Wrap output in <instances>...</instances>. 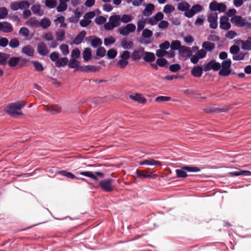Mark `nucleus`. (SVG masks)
<instances>
[{"instance_id":"1","label":"nucleus","mask_w":251,"mask_h":251,"mask_svg":"<svg viewBox=\"0 0 251 251\" xmlns=\"http://www.w3.org/2000/svg\"><path fill=\"white\" fill-rule=\"evenodd\" d=\"M25 102L18 101L12 103L7 106L6 112L13 117L22 115L21 109L25 107Z\"/></svg>"},{"instance_id":"2","label":"nucleus","mask_w":251,"mask_h":251,"mask_svg":"<svg viewBox=\"0 0 251 251\" xmlns=\"http://www.w3.org/2000/svg\"><path fill=\"white\" fill-rule=\"evenodd\" d=\"M125 15H124L121 18L119 15H114L111 16L109 19V21L104 25V28L107 30H111L114 27L119 26L121 22H126Z\"/></svg>"},{"instance_id":"3","label":"nucleus","mask_w":251,"mask_h":251,"mask_svg":"<svg viewBox=\"0 0 251 251\" xmlns=\"http://www.w3.org/2000/svg\"><path fill=\"white\" fill-rule=\"evenodd\" d=\"M200 169L196 167L186 166L183 167L181 169L176 170V174L178 177H185L187 176L186 172H198Z\"/></svg>"},{"instance_id":"4","label":"nucleus","mask_w":251,"mask_h":251,"mask_svg":"<svg viewBox=\"0 0 251 251\" xmlns=\"http://www.w3.org/2000/svg\"><path fill=\"white\" fill-rule=\"evenodd\" d=\"M231 61L228 59L224 61L221 65V69L219 71V75L223 76H226L229 75L231 73L230 66Z\"/></svg>"},{"instance_id":"5","label":"nucleus","mask_w":251,"mask_h":251,"mask_svg":"<svg viewBox=\"0 0 251 251\" xmlns=\"http://www.w3.org/2000/svg\"><path fill=\"white\" fill-rule=\"evenodd\" d=\"M29 6V3L26 0L14 1L10 4V8L13 11L27 8Z\"/></svg>"},{"instance_id":"6","label":"nucleus","mask_w":251,"mask_h":251,"mask_svg":"<svg viewBox=\"0 0 251 251\" xmlns=\"http://www.w3.org/2000/svg\"><path fill=\"white\" fill-rule=\"evenodd\" d=\"M209 9L213 11H218L220 12H224L226 9V6L224 3L213 1L209 4Z\"/></svg>"},{"instance_id":"7","label":"nucleus","mask_w":251,"mask_h":251,"mask_svg":"<svg viewBox=\"0 0 251 251\" xmlns=\"http://www.w3.org/2000/svg\"><path fill=\"white\" fill-rule=\"evenodd\" d=\"M112 181V180L111 179L102 180L100 182V187L102 189L106 192L112 191L114 188Z\"/></svg>"},{"instance_id":"8","label":"nucleus","mask_w":251,"mask_h":251,"mask_svg":"<svg viewBox=\"0 0 251 251\" xmlns=\"http://www.w3.org/2000/svg\"><path fill=\"white\" fill-rule=\"evenodd\" d=\"M203 9L202 7L200 4L193 5L190 9L184 12V15L188 18H192L196 13L200 12Z\"/></svg>"},{"instance_id":"9","label":"nucleus","mask_w":251,"mask_h":251,"mask_svg":"<svg viewBox=\"0 0 251 251\" xmlns=\"http://www.w3.org/2000/svg\"><path fill=\"white\" fill-rule=\"evenodd\" d=\"M218 15L216 13H210L208 14L207 20L209 23V26L211 28L215 29L218 26Z\"/></svg>"},{"instance_id":"10","label":"nucleus","mask_w":251,"mask_h":251,"mask_svg":"<svg viewBox=\"0 0 251 251\" xmlns=\"http://www.w3.org/2000/svg\"><path fill=\"white\" fill-rule=\"evenodd\" d=\"M231 22L239 27H245V18H244L241 16H234L230 19Z\"/></svg>"},{"instance_id":"11","label":"nucleus","mask_w":251,"mask_h":251,"mask_svg":"<svg viewBox=\"0 0 251 251\" xmlns=\"http://www.w3.org/2000/svg\"><path fill=\"white\" fill-rule=\"evenodd\" d=\"M221 65L219 63L214 60H212L207 64L204 65L203 70L204 71H208L211 70L214 71H218L221 68Z\"/></svg>"},{"instance_id":"12","label":"nucleus","mask_w":251,"mask_h":251,"mask_svg":"<svg viewBox=\"0 0 251 251\" xmlns=\"http://www.w3.org/2000/svg\"><path fill=\"white\" fill-rule=\"evenodd\" d=\"M129 97L132 100L142 104H146L147 101V99L141 93L132 94L130 95Z\"/></svg>"},{"instance_id":"13","label":"nucleus","mask_w":251,"mask_h":251,"mask_svg":"<svg viewBox=\"0 0 251 251\" xmlns=\"http://www.w3.org/2000/svg\"><path fill=\"white\" fill-rule=\"evenodd\" d=\"M155 54L157 57L162 58L164 56H167L168 58H172L175 56V53L173 50L167 51L160 48L156 50Z\"/></svg>"},{"instance_id":"14","label":"nucleus","mask_w":251,"mask_h":251,"mask_svg":"<svg viewBox=\"0 0 251 251\" xmlns=\"http://www.w3.org/2000/svg\"><path fill=\"white\" fill-rule=\"evenodd\" d=\"M220 27L224 30H228L231 27V24L227 17L224 16L220 18Z\"/></svg>"},{"instance_id":"15","label":"nucleus","mask_w":251,"mask_h":251,"mask_svg":"<svg viewBox=\"0 0 251 251\" xmlns=\"http://www.w3.org/2000/svg\"><path fill=\"white\" fill-rule=\"evenodd\" d=\"M178 52L181 57L185 58H188L192 54V51L190 48L184 46H182L179 49Z\"/></svg>"},{"instance_id":"16","label":"nucleus","mask_w":251,"mask_h":251,"mask_svg":"<svg viewBox=\"0 0 251 251\" xmlns=\"http://www.w3.org/2000/svg\"><path fill=\"white\" fill-rule=\"evenodd\" d=\"M13 30L12 25L6 22L0 23V31L5 33L11 32Z\"/></svg>"},{"instance_id":"17","label":"nucleus","mask_w":251,"mask_h":251,"mask_svg":"<svg viewBox=\"0 0 251 251\" xmlns=\"http://www.w3.org/2000/svg\"><path fill=\"white\" fill-rule=\"evenodd\" d=\"M80 175L82 176H84L91 178L95 180H98V179L96 176H99L100 177H102L103 176V174L100 172H96L95 174H94L91 172L85 171V172H81L79 173Z\"/></svg>"},{"instance_id":"18","label":"nucleus","mask_w":251,"mask_h":251,"mask_svg":"<svg viewBox=\"0 0 251 251\" xmlns=\"http://www.w3.org/2000/svg\"><path fill=\"white\" fill-rule=\"evenodd\" d=\"M37 51L41 55H46L49 52L47 46L43 42H41L38 45Z\"/></svg>"},{"instance_id":"19","label":"nucleus","mask_w":251,"mask_h":251,"mask_svg":"<svg viewBox=\"0 0 251 251\" xmlns=\"http://www.w3.org/2000/svg\"><path fill=\"white\" fill-rule=\"evenodd\" d=\"M142 58L147 62H152L155 59V55L153 52L144 51L142 53Z\"/></svg>"},{"instance_id":"20","label":"nucleus","mask_w":251,"mask_h":251,"mask_svg":"<svg viewBox=\"0 0 251 251\" xmlns=\"http://www.w3.org/2000/svg\"><path fill=\"white\" fill-rule=\"evenodd\" d=\"M140 165H149V166H160L162 165L161 162L154 160L151 158H149L139 162Z\"/></svg>"},{"instance_id":"21","label":"nucleus","mask_w":251,"mask_h":251,"mask_svg":"<svg viewBox=\"0 0 251 251\" xmlns=\"http://www.w3.org/2000/svg\"><path fill=\"white\" fill-rule=\"evenodd\" d=\"M43 39L47 41H52L50 46L54 48L57 46V43L53 40V36L51 33H46L43 35Z\"/></svg>"},{"instance_id":"22","label":"nucleus","mask_w":251,"mask_h":251,"mask_svg":"<svg viewBox=\"0 0 251 251\" xmlns=\"http://www.w3.org/2000/svg\"><path fill=\"white\" fill-rule=\"evenodd\" d=\"M154 9V6L153 4L149 3L147 4L143 12V14L145 16H149L152 13Z\"/></svg>"},{"instance_id":"23","label":"nucleus","mask_w":251,"mask_h":251,"mask_svg":"<svg viewBox=\"0 0 251 251\" xmlns=\"http://www.w3.org/2000/svg\"><path fill=\"white\" fill-rule=\"evenodd\" d=\"M46 110L50 112L51 114H55L61 111V108L58 105H51L47 107Z\"/></svg>"},{"instance_id":"24","label":"nucleus","mask_w":251,"mask_h":251,"mask_svg":"<svg viewBox=\"0 0 251 251\" xmlns=\"http://www.w3.org/2000/svg\"><path fill=\"white\" fill-rule=\"evenodd\" d=\"M100 69L98 66L93 65H86L80 67V70L85 72H97Z\"/></svg>"},{"instance_id":"25","label":"nucleus","mask_w":251,"mask_h":251,"mask_svg":"<svg viewBox=\"0 0 251 251\" xmlns=\"http://www.w3.org/2000/svg\"><path fill=\"white\" fill-rule=\"evenodd\" d=\"M59 4L56 7V10L58 12H61L65 11L67 8L66 2L70 0H59Z\"/></svg>"},{"instance_id":"26","label":"nucleus","mask_w":251,"mask_h":251,"mask_svg":"<svg viewBox=\"0 0 251 251\" xmlns=\"http://www.w3.org/2000/svg\"><path fill=\"white\" fill-rule=\"evenodd\" d=\"M190 5L187 1H181L177 4V9L181 11H188L189 9Z\"/></svg>"},{"instance_id":"27","label":"nucleus","mask_w":251,"mask_h":251,"mask_svg":"<svg viewBox=\"0 0 251 251\" xmlns=\"http://www.w3.org/2000/svg\"><path fill=\"white\" fill-rule=\"evenodd\" d=\"M68 66L70 68L73 69H77L80 70V63L77 59H70L69 61Z\"/></svg>"},{"instance_id":"28","label":"nucleus","mask_w":251,"mask_h":251,"mask_svg":"<svg viewBox=\"0 0 251 251\" xmlns=\"http://www.w3.org/2000/svg\"><path fill=\"white\" fill-rule=\"evenodd\" d=\"M86 35L85 31H81L74 40V43L76 45L80 44Z\"/></svg>"},{"instance_id":"29","label":"nucleus","mask_w":251,"mask_h":251,"mask_svg":"<svg viewBox=\"0 0 251 251\" xmlns=\"http://www.w3.org/2000/svg\"><path fill=\"white\" fill-rule=\"evenodd\" d=\"M22 52L29 56H32L34 54V50L30 46H26L22 49Z\"/></svg>"},{"instance_id":"30","label":"nucleus","mask_w":251,"mask_h":251,"mask_svg":"<svg viewBox=\"0 0 251 251\" xmlns=\"http://www.w3.org/2000/svg\"><path fill=\"white\" fill-rule=\"evenodd\" d=\"M192 74L196 77H200L202 74V69L200 66L194 67L191 71Z\"/></svg>"},{"instance_id":"31","label":"nucleus","mask_w":251,"mask_h":251,"mask_svg":"<svg viewBox=\"0 0 251 251\" xmlns=\"http://www.w3.org/2000/svg\"><path fill=\"white\" fill-rule=\"evenodd\" d=\"M92 50L90 48H86L82 53L83 59L85 61H89L91 57Z\"/></svg>"},{"instance_id":"32","label":"nucleus","mask_w":251,"mask_h":251,"mask_svg":"<svg viewBox=\"0 0 251 251\" xmlns=\"http://www.w3.org/2000/svg\"><path fill=\"white\" fill-rule=\"evenodd\" d=\"M146 22L147 19L144 18H142L138 20L137 22V32H139L144 29L145 26Z\"/></svg>"},{"instance_id":"33","label":"nucleus","mask_w":251,"mask_h":251,"mask_svg":"<svg viewBox=\"0 0 251 251\" xmlns=\"http://www.w3.org/2000/svg\"><path fill=\"white\" fill-rule=\"evenodd\" d=\"M240 43L242 49L245 50H251V40L249 39V38L246 41H241Z\"/></svg>"},{"instance_id":"34","label":"nucleus","mask_w":251,"mask_h":251,"mask_svg":"<svg viewBox=\"0 0 251 251\" xmlns=\"http://www.w3.org/2000/svg\"><path fill=\"white\" fill-rule=\"evenodd\" d=\"M69 60L66 57H62L58 59L55 62V65L57 67H61L65 66L68 62Z\"/></svg>"},{"instance_id":"35","label":"nucleus","mask_w":251,"mask_h":251,"mask_svg":"<svg viewBox=\"0 0 251 251\" xmlns=\"http://www.w3.org/2000/svg\"><path fill=\"white\" fill-rule=\"evenodd\" d=\"M90 41H91V45L94 48H96V47L101 45L102 44L101 40L100 38H97V37H91V39H90Z\"/></svg>"},{"instance_id":"36","label":"nucleus","mask_w":251,"mask_h":251,"mask_svg":"<svg viewBox=\"0 0 251 251\" xmlns=\"http://www.w3.org/2000/svg\"><path fill=\"white\" fill-rule=\"evenodd\" d=\"M58 174L61 176H65L67 178L71 179H79L78 177H75L72 173L67 172L65 170H62L58 172Z\"/></svg>"},{"instance_id":"37","label":"nucleus","mask_w":251,"mask_h":251,"mask_svg":"<svg viewBox=\"0 0 251 251\" xmlns=\"http://www.w3.org/2000/svg\"><path fill=\"white\" fill-rule=\"evenodd\" d=\"M51 24L50 20L48 18H44L40 21L39 26L43 28H47Z\"/></svg>"},{"instance_id":"38","label":"nucleus","mask_w":251,"mask_h":251,"mask_svg":"<svg viewBox=\"0 0 251 251\" xmlns=\"http://www.w3.org/2000/svg\"><path fill=\"white\" fill-rule=\"evenodd\" d=\"M117 65L120 68H123L126 66V51L121 54V59L118 62Z\"/></svg>"},{"instance_id":"39","label":"nucleus","mask_w":251,"mask_h":251,"mask_svg":"<svg viewBox=\"0 0 251 251\" xmlns=\"http://www.w3.org/2000/svg\"><path fill=\"white\" fill-rule=\"evenodd\" d=\"M202 46L203 48L206 50L207 51L212 50L215 47V45L213 43L207 41L204 42Z\"/></svg>"},{"instance_id":"40","label":"nucleus","mask_w":251,"mask_h":251,"mask_svg":"<svg viewBox=\"0 0 251 251\" xmlns=\"http://www.w3.org/2000/svg\"><path fill=\"white\" fill-rule=\"evenodd\" d=\"M32 12L36 14H38L39 16L43 15V12L41 10V6L39 4H36L33 5L31 7Z\"/></svg>"},{"instance_id":"41","label":"nucleus","mask_w":251,"mask_h":251,"mask_svg":"<svg viewBox=\"0 0 251 251\" xmlns=\"http://www.w3.org/2000/svg\"><path fill=\"white\" fill-rule=\"evenodd\" d=\"M45 5L48 8L51 9L56 7L57 5L56 0H45Z\"/></svg>"},{"instance_id":"42","label":"nucleus","mask_w":251,"mask_h":251,"mask_svg":"<svg viewBox=\"0 0 251 251\" xmlns=\"http://www.w3.org/2000/svg\"><path fill=\"white\" fill-rule=\"evenodd\" d=\"M65 18L63 16L58 17L54 20V22L56 24H60V26L62 27H66L67 25L64 23Z\"/></svg>"},{"instance_id":"43","label":"nucleus","mask_w":251,"mask_h":251,"mask_svg":"<svg viewBox=\"0 0 251 251\" xmlns=\"http://www.w3.org/2000/svg\"><path fill=\"white\" fill-rule=\"evenodd\" d=\"M170 47L172 50H179V49L181 47L180 42L178 40H175L171 42V44L170 45Z\"/></svg>"},{"instance_id":"44","label":"nucleus","mask_w":251,"mask_h":251,"mask_svg":"<svg viewBox=\"0 0 251 251\" xmlns=\"http://www.w3.org/2000/svg\"><path fill=\"white\" fill-rule=\"evenodd\" d=\"M156 64L161 67H165L168 63L167 60L162 57H158L156 61Z\"/></svg>"},{"instance_id":"45","label":"nucleus","mask_w":251,"mask_h":251,"mask_svg":"<svg viewBox=\"0 0 251 251\" xmlns=\"http://www.w3.org/2000/svg\"><path fill=\"white\" fill-rule=\"evenodd\" d=\"M8 11L6 8L1 7L0 8V19H5L8 15Z\"/></svg>"},{"instance_id":"46","label":"nucleus","mask_w":251,"mask_h":251,"mask_svg":"<svg viewBox=\"0 0 251 251\" xmlns=\"http://www.w3.org/2000/svg\"><path fill=\"white\" fill-rule=\"evenodd\" d=\"M59 49L63 55H66L69 53V46L66 44H62L60 46Z\"/></svg>"},{"instance_id":"47","label":"nucleus","mask_w":251,"mask_h":251,"mask_svg":"<svg viewBox=\"0 0 251 251\" xmlns=\"http://www.w3.org/2000/svg\"><path fill=\"white\" fill-rule=\"evenodd\" d=\"M9 54L0 52V64L4 65L6 60L9 58Z\"/></svg>"},{"instance_id":"48","label":"nucleus","mask_w":251,"mask_h":251,"mask_svg":"<svg viewBox=\"0 0 251 251\" xmlns=\"http://www.w3.org/2000/svg\"><path fill=\"white\" fill-rule=\"evenodd\" d=\"M115 42V39L112 36H110V37H107V38H105L104 39V45L105 46H110V45L114 44Z\"/></svg>"},{"instance_id":"49","label":"nucleus","mask_w":251,"mask_h":251,"mask_svg":"<svg viewBox=\"0 0 251 251\" xmlns=\"http://www.w3.org/2000/svg\"><path fill=\"white\" fill-rule=\"evenodd\" d=\"M232 174L234 176H249L251 175V172L249 171H235L232 173Z\"/></svg>"},{"instance_id":"50","label":"nucleus","mask_w":251,"mask_h":251,"mask_svg":"<svg viewBox=\"0 0 251 251\" xmlns=\"http://www.w3.org/2000/svg\"><path fill=\"white\" fill-rule=\"evenodd\" d=\"M80 51L78 49L76 48L73 50L71 52V58L77 59L80 56Z\"/></svg>"},{"instance_id":"51","label":"nucleus","mask_w":251,"mask_h":251,"mask_svg":"<svg viewBox=\"0 0 251 251\" xmlns=\"http://www.w3.org/2000/svg\"><path fill=\"white\" fill-rule=\"evenodd\" d=\"M19 57H12L8 61V64L10 67H15L20 61Z\"/></svg>"},{"instance_id":"52","label":"nucleus","mask_w":251,"mask_h":251,"mask_svg":"<svg viewBox=\"0 0 251 251\" xmlns=\"http://www.w3.org/2000/svg\"><path fill=\"white\" fill-rule=\"evenodd\" d=\"M175 10V7L171 4L166 5L163 8V12L166 13H170L174 12Z\"/></svg>"},{"instance_id":"53","label":"nucleus","mask_w":251,"mask_h":251,"mask_svg":"<svg viewBox=\"0 0 251 251\" xmlns=\"http://www.w3.org/2000/svg\"><path fill=\"white\" fill-rule=\"evenodd\" d=\"M117 51L114 49H110L108 50L107 53V56L109 59H113L117 55Z\"/></svg>"},{"instance_id":"54","label":"nucleus","mask_w":251,"mask_h":251,"mask_svg":"<svg viewBox=\"0 0 251 251\" xmlns=\"http://www.w3.org/2000/svg\"><path fill=\"white\" fill-rule=\"evenodd\" d=\"M136 26L133 24H128L126 25V34L133 32L135 30Z\"/></svg>"},{"instance_id":"55","label":"nucleus","mask_w":251,"mask_h":251,"mask_svg":"<svg viewBox=\"0 0 251 251\" xmlns=\"http://www.w3.org/2000/svg\"><path fill=\"white\" fill-rule=\"evenodd\" d=\"M28 24L32 26H39L40 22L36 20L35 18H31L27 22Z\"/></svg>"},{"instance_id":"56","label":"nucleus","mask_w":251,"mask_h":251,"mask_svg":"<svg viewBox=\"0 0 251 251\" xmlns=\"http://www.w3.org/2000/svg\"><path fill=\"white\" fill-rule=\"evenodd\" d=\"M245 56V54L243 52H240L236 53L233 56V59L235 60H243Z\"/></svg>"},{"instance_id":"57","label":"nucleus","mask_w":251,"mask_h":251,"mask_svg":"<svg viewBox=\"0 0 251 251\" xmlns=\"http://www.w3.org/2000/svg\"><path fill=\"white\" fill-rule=\"evenodd\" d=\"M106 53V50L103 47H100L97 50L96 54L100 57H103Z\"/></svg>"},{"instance_id":"58","label":"nucleus","mask_w":251,"mask_h":251,"mask_svg":"<svg viewBox=\"0 0 251 251\" xmlns=\"http://www.w3.org/2000/svg\"><path fill=\"white\" fill-rule=\"evenodd\" d=\"M32 63L36 70L39 72L43 71L44 68L40 63L38 61H34Z\"/></svg>"},{"instance_id":"59","label":"nucleus","mask_w":251,"mask_h":251,"mask_svg":"<svg viewBox=\"0 0 251 251\" xmlns=\"http://www.w3.org/2000/svg\"><path fill=\"white\" fill-rule=\"evenodd\" d=\"M237 35V33L233 30L228 31L225 35L226 38L228 39H233Z\"/></svg>"},{"instance_id":"60","label":"nucleus","mask_w":251,"mask_h":251,"mask_svg":"<svg viewBox=\"0 0 251 251\" xmlns=\"http://www.w3.org/2000/svg\"><path fill=\"white\" fill-rule=\"evenodd\" d=\"M19 45V42L17 39H13L10 41L9 46L12 48L18 47Z\"/></svg>"},{"instance_id":"61","label":"nucleus","mask_w":251,"mask_h":251,"mask_svg":"<svg viewBox=\"0 0 251 251\" xmlns=\"http://www.w3.org/2000/svg\"><path fill=\"white\" fill-rule=\"evenodd\" d=\"M171 98L169 97L159 96L155 98V101L160 102L162 101H167L170 100Z\"/></svg>"},{"instance_id":"62","label":"nucleus","mask_w":251,"mask_h":251,"mask_svg":"<svg viewBox=\"0 0 251 251\" xmlns=\"http://www.w3.org/2000/svg\"><path fill=\"white\" fill-rule=\"evenodd\" d=\"M152 35V31L148 29H145L143 30L142 36L146 38H150Z\"/></svg>"},{"instance_id":"63","label":"nucleus","mask_w":251,"mask_h":251,"mask_svg":"<svg viewBox=\"0 0 251 251\" xmlns=\"http://www.w3.org/2000/svg\"><path fill=\"white\" fill-rule=\"evenodd\" d=\"M170 70L172 72H176L180 69V66L178 64L171 65L169 67Z\"/></svg>"},{"instance_id":"64","label":"nucleus","mask_w":251,"mask_h":251,"mask_svg":"<svg viewBox=\"0 0 251 251\" xmlns=\"http://www.w3.org/2000/svg\"><path fill=\"white\" fill-rule=\"evenodd\" d=\"M19 33L24 37H26L29 34V30L27 28L23 27L20 29Z\"/></svg>"}]
</instances>
